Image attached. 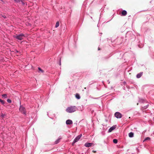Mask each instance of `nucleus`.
Listing matches in <instances>:
<instances>
[{
  "mask_svg": "<svg viewBox=\"0 0 154 154\" xmlns=\"http://www.w3.org/2000/svg\"><path fill=\"white\" fill-rule=\"evenodd\" d=\"M25 35L23 33H21L19 34H16L13 36V37L17 39L20 40H23L24 37H26Z\"/></svg>",
  "mask_w": 154,
  "mask_h": 154,
  "instance_id": "f257e3e1",
  "label": "nucleus"
},
{
  "mask_svg": "<svg viewBox=\"0 0 154 154\" xmlns=\"http://www.w3.org/2000/svg\"><path fill=\"white\" fill-rule=\"evenodd\" d=\"M76 111V106H68L66 109V111L68 113L73 112Z\"/></svg>",
  "mask_w": 154,
  "mask_h": 154,
  "instance_id": "f03ea898",
  "label": "nucleus"
},
{
  "mask_svg": "<svg viewBox=\"0 0 154 154\" xmlns=\"http://www.w3.org/2000/svg\"><path fill=\"white\" fill-rule=\"evenodd\" d=\"M19 110L23 114L26 115V109L24 106H20Z\"/></svg>",
  "mask_w": 154,
  "mask_h": 154,
  "instance_id": "7ed1b4c3",
  "label": "nucleus"
},
{
  "mask_svg": "<svg viewBox=\"0 0 154 154\" xmlns=\"http://www.w3.org/2000/svg\"><path fill=\"white\" fill-rule=\"evenodd\" d=\"M47 115L51 119H53L55 117V115L54 114H53L51 112H49L48 113Z\"/></svg>",
  "mask_w": 154,
  "mask_h": 154,
  "instance_id": "20e7f679",
  "label": "nucleus"
},
{
  "mask_svg": "<svg viewBox=\"0 0 154 154\" xmlns=\"http://www.w3.org/2000/svg\"><path fill=\"white\" fill-rule=\"evenodd\" d=\"M82 136V135L81 134V135H79L78 136H77L73 140V141L72 143V145H73L74 143H75L77 142L80 139V138H81Z\"/></svg>",
  "mask_w": 154,
  "mask_h": 154,
  "instance_id": "39448f33",
  "label": "nucleus"
},
{
  "mask_svg": "<svg viewBox=\"0 0 154 154\" xmlns=\"http://www.w3.org/2000/svg\"><path fill=\"white\" fill-rule=\"evenodd\" d=\"M115 116L117 119H120L122 117L121 114L118 112H116L115 113Z\"/></svg>",
  "mask_w": 154,
  "mask_h": 154,
  "instance_id": "423d86ee",
  "label": "nucleus"
},
{
  "mask_svg": "<svg viewBox=\"0 0 154 154\" xmlns=\"http://www.w3.org/2000/svg\"><path fill=\"white\" fill-rule=\"evenodd\" d=\"M73 122L72 120L70 119L67 120L66 121V124L67 125H70L72 124Z\"/></svg>",
  "mask_w": 154,
  "mask_h": 154,
  "instance_id": "0eeeda50",
  "label": "nucleus"
},
{
  "mask_svg": "<svg viewBox=\"0 0 154 154\" xmlns=\"http://www.w3.org/2000/svg\"><path fill=\"white\" fill-rule=\"evenodd\" d=\"M92 145V143H87L85 144V145L86 147H89L91 146Z\"/></svg>",
  "mask_w": 154,
  "mask_h": 154,
  "instance_id": "6e6552de",
  "label": "nucleus"
},
{
  "mask_svg": "<svg viewBox=\"0 0 154 154\" xmlns=\"http://www.w3.org/2000/svg\"><path fill=\"white\" fill-rule=\"evenodd\" d=\"M84 109L83 106H76V110L82 111Z\"/></svg>",
  "mask_w": 154,
  "mask_h": 154,
  "instance_id": "1a4fd4ad",
  "label": "nucleus"
},
{
  "mask_svg": "<svg viewBox=\"0 0 154 154\" xmlns=\"http://www.w3.org/2000/svg\"><path fill=\"white\" fill-rule=\"evenodd\" d=\"M116 128L115 126H113L111 127L109 130L108 131L109 132H111L112 131L114 130Z\"/></svg>",
  "mask_w": 154,
  "mask_h": 154,
  "instance_id": "9d476101",
  "label": "nucleus"
},
{
  "mask_svg": "<svg viewBox=\"0 0 154 154\" xmlns=\"http://www.w3.org/2000/svg\"><path fill=\"white\" fill-rule=\"evenodd\" d=\"M127 12L125 10H123L122 12V16H125L126 15Z\"/></svg>",
  "mask_w": 154,
  "mask_h": 154,
  "instance_id": "9b49d317",
  "label": "nucleus"
},
{
  "mask_svg": "<svg viewBox=\"0 0 154 154\" xmlns=\"http://www.w3.org/2000/svg\"><path fill=\"white\" fill-rule=\"evenodd\" d=\"M61 139V137L60 136L59 137L58 139L55 141V143L57 144L60 141V139Z\"/></svg>",
  "mask_w": 154,
  "mask_h": 154,
  "instance_id": "f8f14e48",
  "label": "nucleus"
},
{
  "mask_svg": "<svg viewBox=\"0 0 154 154\" xmlns=\"http://www.w3.org/2000/svg\"><path fill=\"white\" fill-rule=\"evenodd\" d=\"M143 72H140L137 75V77L138 78H140L142 75Z\"/></svg>",
  "mask_w": 154,
  "mask_h": 154,
  "instance_id": "ddd939ff",
  "label": "nucleus"
},
{
  "mask_svg": "<svg viewBox=\"0 0 154 154\" xmlns=\"http://www.w3.org/2000/svg\"><path fill=\"white\" fill-rule=\"evenodd\" d=\"M128 135L129 137H132L134 136V133L132 132H131L129 133Z\"/></svg>",
  "mask_w": 154,
  "mask_h": 154,
  "instance_id": "4468645a",
  "label": "nucleus"
},
{
  "mask_svg": "<svg viewBox=\"0 0 154 154\" xmlns=\"http://www.w3.org/2000/svg\"><path fill=\"white\" fill-rule=\"evenodd\" d=\"M75 97L76 98L78 99H79L80 98V96L78 94H76L75 95Z\"/></svg>",
  "mask_w": 154,
  "mask_h": 154,
  "instance_id": "2eb2a0df",
  "label": "nucleus"
},
{
  "mask_svg": "<svg viewBox=\"0 0 154 154\" xmlns=\"http://www.w3.org/2000/svg\"><path fill=\"white\" fill-rule=\"evenodd\" d=\"M14 52L16 54L18 53V54H17V56H19L21 54L19 52V51L17 50H15L14 51Z\"/></svg>",
  "mask_w": 154,
  "mask_h": 154,
  "instance_id": "dca6fc26",
  "label": "nucleus"
},
{
  "mask_svg": "<svg viewBox=\"0 0 154 154\" xmlns=\"http://www.w3.org/2000/svg\"><path fill=\"white\" fill-rule=\"evenodd\" d=\"M113 142L115 143H117L118 142L117 140L116 139H113Z\"/></svg>",
  "mask_w": 154,
  "mask_h": 154,
  "instance_id": "f3484780",
  "label": "nucleus"
},
{
  "mask_svg": "<svg viewBox=\"0 0 154 154\" xmlns=\"http://www.w3.org/2000/svg\"><path fill=\"white\" fill-rule=\"evenodd\" d=\"M59 25V23L58 22H57L55 25V27H57Z\"/></svg>",
  "mask_w": 154,
  "mask_h": 154,
  "instance_id": "a211bd4d",
  "label": "nucleus"
},
{
  "mask_svg": "<svg viewBox=\"0 0 154 154\" xmlns=\"http://www.w3.org/2000/svg\"><path fill=\"white\" fill-rule=\"evenodd\" d=\"M5 114H3V113H2L1 115V117L2 118H3L5 117Z\"/></svg>",
  "mask_w": 154,
  "mask_h": 154,
  "instance_id": "6ab92c4d",
  "label": "nucleus"
},
{
  "mask_svg": "<svg viewBox=\"0 0 154 154\" xmlns=\"http://www.w3.org/2000/svg\"><path fill=\"white\" fill-rule=\"evenodd\" d=\"M7 95L6 94H3L2 95V96L5 98L7 97Z\"/></svg>",
  "mask_w": 154,
  "mask_h": 154,
  "instance_id": "aec40b11",
  "label": "nucleus"
},
{
  "mask_svg": "<svg viewBox=\"0 0 154 154\" xmlns=\"http://www.w3.org/2000/svg\"><path fill=\"white\" fill-rule=\"evenodd\" d=\"M0 102H1L2 104H3L4 103V101L1 99H0Z\"/></svg>",
  "mask_w": 154,
  "mask_h": 154,
  "instance_id": "412c9836",
  "label": "nucleus"
},
{
  "mask_svg": "<svg viewBox=\"0 0 154 154\" xmlns=\"http://www.w3.org/2000/svg\"><path fill=\"white\" fill-rule=\"evenodd\" d=\"M150 140V138L149 137H147L145 138L144 140Z\"/></svg>",
  "mask_w": 154,
  "mask_h": 154,
  "instance_id": "4be33fe9",
  "label": "nucleus"
},
{
  "mask_svg": "<svg viewBox=\"0 0 154 154\" xmlns=\"http://www.w3.org/2000/svg\"><path fill=\"white\" fill-rule=\"evenodd\" d=\"M38 70L40 71H41L42 72H43V70H42L41 68H40V67H38Z\"/></svg>",
  "mask_w": 154,
  "mask_h": 154,
  "instance_id": "5701e85b",
  "label": "nucleus"
},
{
  "mask_svg": "<svg viewBox=\"0 0 154 154\" xmlns=\"http://www.w3.org/2000/svg\"><path fill=\"white\" fill-rule=\"evenodd\" d=\"M7 101L9 103H11V100L10 99H8L7 100Z\"/></svg>",
  "mask_w": 154,
  "mask_h": 154,
  "instance_id": "b1692460",
  "label": "nucleus"
},
{
  "mask_svg": "<svg viewBox=\"0 0 154 154\" xmlns=\"http://www.w3.org/2000/svg\"><path fill=\"white\" fill-rule=\"evenodd\" d=\"M15 2H19L21 0H14Z\"/></svg>",
  "mask_w": 154,
  "mask_h": 154,
  "instance_id": "393cba45",
  "label": "nucleus"
},
{
  "mask_svg": "<svg viewBox=\"0 0 154 154\" xmlns=\"http://www.w3.org/2000/svg\"><path fill=\"white\" fill-rule=\"evenodd\" d=\"M2 17H4V18H6V16H5V15H3V16H2Z\"/></svg>",
  "mask_w": 154,
  "mask_h": 154,
  "instance_id": "a878e982",
  "label": "nucleus"
},
{
  "mask_svg": "<svg viewBox=\"0 0 154 154\" xmlns=\"http://www.w3.org/2000/svg\"><path fill=\"white\" fill-rule=\"evenodd\" d=\"M61 60H60V63H59V65H61Z\"/></svg>",
  "mask_w": 154,
  "mask_h": 154,
  "instance_id": "bb28decb",
  "label": "nucleus"
},
{
  "mask_svg": "<svg viewBox=\"0 0 154 154\" xmlns=\"http://www.w3.org/2000/svg\"><path fill=\"white\" fill-rule=\"evenodd\" d=\"M144 108H145V109H146L147 108V106H144Z\"/></svg>",
  "mask_w": 154,
  "mask_h": 154,
  "instance_id": "cd10ccee",
  "label": "nucleus"
},
{
  "mask_svg": "<svg viewBox=\"0 0 154 154\" xmlns=\"http://www.w3.org/2000/svg\"><path fill=\"white\" fill-rule=\"evenodd\" d=\"M93 151L94 152H96V151Z\"/></svg>",
  "mask_w": 154,
  "mask_h": 154,
  "instance_id": "c85d7f7f",
  "label": "nucleus"
},
{
  "mask_svg": "<svg viewBox=\"0 0 154 154\" xmlns=\"http://www.w3.org/2000/svg\"><path fill=\"white\" fill-rule=\"evenodd\" d=\"M100 50V48H98V50Z\"/></svg>",
  "mask_w": 154,
  "mask_h": 154,
  "instance_id": "c756f323",
  "label": "nucleus"
},
{
  "mask_svg": "<svg viewBox=\"0 0 154 154\" xmlns=\"http://www.w3.org/2000/svg\"><path fill=\"white\" fill-rule=\"evenodd\" d=\"M85 89H86V88H85Z\"/></svg>",
  "mask_w": 154,
  "mask_h": 154,
  "instance_id": "7c9ffc66",
  "label": "nucleus"
},
{
  "mask_svg": "<svg viewBox=\"0 0 154 154\" xmlns=\"http://www.w3.org/2000/svg\"><path fill=\"white\" fill-rule=\"evenodd\" d=\"M1 1H2V0H1Z\"/></svg>",
  "mask_w": 154,
  "mask_h": 154,
  "instance_id": "2f4dec72",
  "label": "nucleus"
}]
</instances>
